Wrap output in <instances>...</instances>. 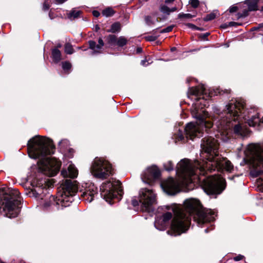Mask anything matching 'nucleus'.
Listing matches in <instances>:
<instances>
[{"mask_svg":"<svg viewBox=\"0 0 263 263\" xmlns=\"http://www.w3.org/2000/svg\"><path fill=\"white\" fill-rule=\"evenodd\" d=\"M201 157L204 158L202 162H191L187 159L181 160L177 164V174L178 181L172 178L163 181L161 186L168 195H175L179 192L180 185H189L192 183L199 184L208 194L220 193L224 189V180L219 175L205 178V168L207 164L218 157L219 142L212 137H207L202 140Z\"/></svg>","mask_w":263,"mask_h":263,"instance_id":"1","label":"nucleus"},{"mask_svg":"<svg viewBox=\"0 0 263 263\" xmlns=\"http://www.w3.org/2000/svg\"><path fill=\"white\" fill-rule=\"evenodd\" d=\"M245 101L241 99H232L226 105V109L219 115V119L214 120L220 138L223 141L228 140L232 132L236 136L242 137L248 135L249 130L243 123V120L247 121L250 126L263 128V117L260 119L257 112L251 115L255 111L245 110Z\"/></svg>","mask_w":263,"mask_h":263,"instance_id":"2","label":"nucleus"},{"mask_svg":"<svg viewBox=\"0 0 263 263\" xmlns=\"http://www.w3.org/2000/svg\"><path fill=\"white\" fill-rule=\"evenodd\" d=\"M172 210L174 214L171 230L167 233L171 235H179L187 231L192 218L198 224L212 221L216 216L211 209H203L199 200L194 199L186 200L183 209L180 206L173 205Z\"/></svg>","mask_w":263,"mask_h":263,"instance_id":"3","label":"nucleus"},{"mask_svg":"<svg viewBox=\"0 0 263 263\" xmlns=\"http://www.w3.org/2000/svg\"><path fill=\"white\" fill-rule=\"evenodd\" d=\"M218 94H222L219 88L213 92L207 90L203 85L190 88L189 97L193 96L196 97V102L192 106V114L197 120L196 122H190L186 125L185 132L187 139L193 140L196 137L199 138L202 136L204 128L206 130L212 127L213 123L204 108L209 105L208 98Z\"/></svg>","mask_w":263,"mask_h":263,"instance_id":"4","label":"nucleus"},{"mask_svg":"<svg viewBox=\"0 0 263 263\" xmlns=\"http://www.w3.org/2000/svg\"><path fill=\"white\" fill-rule=\"evenodd\" d=\"M78 191V186L76 181L66 179L62 184L61 190L58 192L59 196L55 198L52 195H49L44 199L43 189L40 187L31 189L27 194L30 197H34L40 199V205L47 211H55L60 209V204L62 206H68L71 203L73 196Z\"/></svg>","mask_w":263,"mask_h":263,"instance_id":"5","label":"nucleus"},{"mask_svg":"<svg viewBox=\"0 0 263 263\" xmlns=\"http://www.w3.org/2000/svg\"><path fill=\"white\" fill-rule=\"evenodd\" d=\"M53 148L51 140L39 136L32 138L27 144L28 155L30 157L33 159L40 158L50 155Z\"/></svg>","mask_w":263,"mask_h":263,"instance_id":"6","label":"nucleus"},{"mask_svg":"<svg viewBox=\"0 0 263 263\" xmlns=\"http://www.w3.org/2000/svg\"><path fill=\"white\" fill-rule=\"evenodd\" d=\"M2 214L9 218L16 217L19 212L21 198L20 192L15 189H9L3 196L2 199Z\"/></svg>","mask_w":263,"mask_h":263,"instance_id":"7","label":"nucleus"},{"mask_svg":"<svg viewBox=\"0 0 263 263\" xmlns=\"http://www.w3.org/2000/svg\"><path fill=\"white\" fill-rule=\"evenodd\" d=\"M248 153L253 167L250 174L252 176L257 177L263 173V147L257 144H251L248 148Z\"/></svg>","mask_w":263,"mask_h":263,"instance_id":"8","label":"nucleus"},{"mask_svg":"<svg viewBox=\"0 0 263 263\" xmlns=\"http://www.w3.org/2000/svg\"><path fill=\"white\" fill-rule=\"evenodd\" d=\"M90 172L96 178L104 180L114 174V169L108 161L103 158L96 157L92 162Z\"/></svg>","mask_w":263,"mask_h":263,"instance_id":"9","label":"nucleus"},{"mask_svg":"<svg viewBox=\"0 0 263 263\" xmlns=\"http://www.w3.org/2000/svg\"><path fill=\"white\" fill-rule=\"evenodd\" d=\"M156 202V194L152 190L146 188L140 190L138 200L135 199L132 200L134 206H138L140 203L142 210L145 212H149Z\"/></svg>","mask_w":263,"mask_h":263,"instance_id":"10","label":"nucleus"},{"mask_svg":"<svg viewBox=\"0 0 263 263\" xmlns=\"http://www.w3.org/2000/svg\"><path fill=\"white\" fill-rule=\"evenodd\" d=\"M39 165L44 174L48 176H54L59 172L61 163L55 159L46 158L41 159Z\"/></svg>","mask_w":263,"mask_h":263,"instance_id":"11","label":"nucleus"},{"mask_svg":"<svg viewBox=\"0 0 263 263\" xmlns=\"http://www.w3.org/2000/svg\"><path fill=\"white\" fill-rule=\"evenodd\" d=\"M120 188L121 183L119 181L114 183L107 181L103 183L100 187L101 195L106 201L110 202L116 196L115 190H119L121 192L122 189Z\"/></svg>","mask_w":263,"mask_h":263,"instance_id":"12","label":"nucleus"},{"mask_svg":"<svg viewBox=\"0 0 263 263\" xmlns=\"http://www.w3.org/2000/svg\"><path fill=\"white\" fill-rule=\"evenodd\" d=\"M226 170L228 172H231L233 169V165L231 162L226 158L218 156L209 165H206L205 168L206 171H212V170H217L220 171L222 170Z\"/></svg>","mask_w":263,"mask_h":263,"instance_id":"13","label":"nucleus"},{"mask_svg":"<svg viewBox=\"0 0 263 263\" xmlns=\"http://www.w3.org/2000/svg\"><path fill=\"white\" fill-rule=\"evenodd\" d=\"M160 171L156 166L148 168L141 175V179L146 183L151 184L153 181L159 177Z\"/></svg>","mask_w":263,"mask_h":263,"instance_id":"14","label":"nucleus"},{"mask_svg":"<svg viewBox=\"0 0 263 263\" xmlns=\"http://www.w3.org/2000/svg\"><path fill=\"white\" fill-rule=\"evenodd\" d=\"M106 40L108 44L111 45H115L119 47H123L127 43L128 40L123 36H120L119 37L115 35H109Z\"/></svg>","mask_w":263,"mask_h":263,"instance_id":"15","label":"nucleus"},{"mask_svg":"<svg viewBox=\"0 0 263 263\" xmlns=\"http://www.w3.org/2000/svg\"><path fill=\"white\" fill-rule=\"evenodd\" d=\"M97 187L94 184H90L81 196L85 200L90 202L93 200L94 196L97 194Z\"/></svg>","mask_w":263,"mask_h":263,"instance_id":"16","label":"nucleus"},{"mask_svg":"<svg viewBox=\"0 0 263 263\" xmlns=\"http://www.w3.org/2000/svg\"><path fill=\"white\" fill-rule=\"evenodd\" d=\"M61 173L64 177H69V178H74L78 175V170L73 164H70L67 171L63 170Z\"/></svg>","mask_w":263,"mask_h":263,"instance_id":"17","label":"nucleus"},{"mask_svg":"<svg viewBox=\"0 0 263 263\" xmlns=\"http://www.w3.org/2000/svg\"><path fill=\"white\" fill-rule=\"evenodd\" d=\"M99 44L97 45L96 43L93 41L89 42L90 48L93 50L94 52L99 53L101 49L104 46V42L102 39L100 38L98 41Z\"/></svg>","mask_w":263,"mask_h":263,"instance_id":"18","label":"nucleus"},{"mask_svg":"<svg viewBox=\"0 0 263 263\" xmlns=\"http://www.w3.org/2000/svg\"><path fill=\"white\" fill-rule=\"evenodd\" d=\"M168 224L163 221L162 218L157 217L155 222V227L157 229L162 231L165 230Z\"/></svg>","mask_w":263,"mask_h":263,"instance_id":"19","label":"nucleus"},{"mask_svg":"<svg viewBox=\"0 0 263 263\" xmlns=\"http://www.w3.org/2000/svg\"><path fill=\"white\" fill-rule=\"evenodd\" d=\"M52 57L54 62H59L62 59L61 51L57 48L53 49L52 51Z\"/></svg>","mask_w":263,"mask_h":263,"instance_id":"20","label":"nucleus"},{"mask_svg":"<svg viewBox=\"0 0 263 263\" xmlns=\"http://www.w3.org/2000/svg\"><path fill=\"white\" fill-rule=\"evenodd\" d=\"M257 1L258 0H248L246 4L248 5L249 11H254L257 9Z\"/></svg>","mask_w":263,"mask_h":263,"instance_id":"21","label":"nucleus"},{"mask_svg":"<svg viewBox=\"0 0 263 263\" xmlns=\"http://www.w3.org/2000/svg\"><path fill=\"white\" fill-rule=\"evenodd\" d=\"M81 13V12L80 11L72 10L67 14V16L70 20H73L79 17Z\"/></svg>","mask_w":263,"mask_h":263,"instance_id":"22","label":"nucleus"},{"mask_svg":"<svg viewBox=\"0 0 263 263\" xmlns=\"http://www.w3.org/2000/svg\"><path fill=\"white\" fill-rule=\"evenodd\" d=\"M145 21L147 25L152 26L155 25L158 21L155 16H146Z\"/></svg>","mask_w":263,"mask_h":263,"instance_id":"23","label":"nucleus"},{"mask_svg":"<svg viewBox=\"0 0 263 263\" xmlns=\"http://www.w3.org/2000/svg\"><path fill=\"white\" fill-rule=\"evenodd\" d=\"M121 30V25L119 23H115L111 26V28L108 32H110L112 33H115L116 32H119Z\"/></svg>","mask_w":263,"mask_h":263,"instance_id":"24","label":"nucleus"},{"mask_svg":"<svg viewBox=\"0 0 263 263\" xmlns=\"http://www.w3.org/2000/svg\"><path fill=\"white\" fill-rule=\"evenodd\" d=\"M159 217L162 218V220L168 224L170 220L172 218V214L171 212H166Z\"/></svg>","mask_w":263,"mask_h":263,"instance_id":"25","label":"nucleus"},{"mask_svg":"<svg viewBox=\"0 0 263 263\" xmlns=\"http://www.w3.org/2000/svg\"><path fill=\"white\" fill-rule=\"evenodd\" d=\"M115 11L111 8H106L102 11V14L106 17L111 16L113 15Z\"/></svg>","mask_w":263,"mask_h":263,"instance_id":"26","label":"nucleus"},{"mask_svg":"<svg viewBox=\"0 0 263 263\" xmlns=\"http://www.w3.org/2000/svg\"><path fill=\"white\" fill-rule=\"evenodd\" d=\"M65 52L69 54H71L73 53L74 50L72 46L69 43H67L65 45Z\"/></svg>","mask_w":263,"mask_h":263,"instance_id":"27","label":"nucleus"},{"mask_svg":"<svg viewBox=\"0 0 263 263\" xmlns=\"http://www.w3.org/2000/svg\"><path fill=\"white\" fill-rule=\"evenodd\" d=\"M165 169L167 171H171L173 170L174 165L171 161H168L164 164Z\"/></svg>","mask_w":263,"mask_h":263,"instance_id":"28","label":"nucleus"},{"mask_svg":"<svg viewBox=\"0 0 263 263\" xmlns=\"http://www.w3.org/2000/svg\"><path fill=\"white\" fill-rule=\"evenodd\" d=\"M69 144V141L66 139H63L59 142V145L61 148H65Z\"/></svg>","mask_w":263,"mask_h":263,"instance_id":"29","label":"nucleus"},{"mask_svg":"<svg viewBox=\"0 0 263 263\" xmlns=\"http://www.w3.org/2000/svg\"><path fill=\"white\" fill-rule=\"evenodd\" d=\"M62 68L64 70H68L71 68V64L69 62H63Z\"/></svg>","mask_w":263,"mask_h":263,"instance_id":"30","label":"nucleus"},{"mask_svg":"<svg viewBox=\"0 0 263 263\" xmlns=\"http://www.w3.org/2000/svg\"><path fill=\"white\" fill-rule=\"evenodd\" d=\"M50 6V0H45L43 5V9L44 11L47 10Z\"/></svg>","mask_w":263,"mask_h":263,"instance_id":"31","label":"nucleus"},{"mask_svg":"<svg viewBox=\"0 0 263 263\" xmlns=\"http://www.w3.org/2000/svg\"><path fill=\"white\" fill-rule=\"evenodd\" d=\"M160 10L163 13L169 14L170 13V9L166 6L163 5L160 8Z\"/></svg>","mask_w":263,"mask_h":263,"instance_id":"32","label":"nucleus"},{"mask_svg":"<svg viewBox=\"0 0 263 263\" xmlns=\"http://www.w3.org/2000/svg\"><path fill=\"white\" fill-rule=\"evenodd\" d=\"M195 15H192V14L190 13H179L178 15V17L182 18H191L193 17H194Z\"/></svg>","mask_w":263,"mask_h":263,"instance_id":"33","label":"nucleus"},{"mask_svg":"<svg viewBox=\"0 0 263 263\" xmlns=\"http://www.w3.org/2000/svg\"><path fill=\"white\" fill-rule=\"evenodd\" d=\"M216 17V14L214 13H211L205 16L204 20L205 21H209L214 19Z\"/></svg>","mask_w":263,"mask_h":263,"instance_id":"34","label":"nucleus"},{"mask_svg":"<svg viewBox=\"0 0 263 263\" xmlns=\"http://www.w3.org/2000/svg\"><path fill=\"white\" fill-rule=\"evenodd\" d=\"M189 3L193 8H195L198 7L199 1L198 0H190Z\"/></svg>","mask_w":263,"mask_h":263,"instance_id":"35","label":"nucleus"},{"mask_svg":"<svg viewBox=\"0 0 263 263\" xmlns=\"http://www.w3.org/2000/svg\"><path fill=\"white\" fill-rule=\"evenodd\" d=\"M176 140L178 141H184L185 138L181 133H179L175 138Z\"/></svg>","mask_w":263,"mask_h":263,"instance_id":"36","label":"nucleus"},{"mask_svg":"<svg viewBox=\"0 0 263 263\" xmlns=\"http://www.w3.org/2000/svg\"><path fill=\"white\" fill-rule=\"evenodd\" d=\"M173 27H174V26H168L167 27L162 29L160 31V32L161 33H165V32H171L173 30Z\"/></svg>","mask_w":263,"mask_h":263,"instance_id":"37","label":"nucleus"},{"mask_svg":"<svg viewBox=\"0 0 263 263\" xmlns=\"http://www.w3.org/2000/svg\"><path fill=\"white\" fill-rule=\"evenodd\" d=\"M145 39L147 41H154L156 40L157 37L154 35H148L145 36Z\"/></svg>","mask_w":263,"mask_h":263,"instance_id":"38","label":"nucleus"},{"mask_svg":"<svg viewBox=\"0 0 263 263\" xmlns=\"http://www.w3.org/2000/svg\"><path fill=\"white\" fill-rule=\"evenodd\" d=\"M237 25H238L237 23H236V22H231L229 23L228 25L224 24L221 27L222 28H227L228 26H236Z\"/></svg>","mask_w":263,"mask_h":263,"instance_id":"39","label":"nucleus"},{"mask_svg":"<svg viewBox=\"0 0 263 263\" xmlns=\"http://www.w3.org/2000/svg\"><path fill=\"white\" fill-rule=\"evenodd\" d=\"M238 9V7L237 6H233L231 7L229 9V11L231 13L236 12Z\"/></svg>","mask_w":263,"mask_h":263,"instance_id":"40","label":"nucleus"},{"mask_svg":"<svg viewBox=\"0 0 263 263\" xmlns=\"http://www.w3.org/2000/svg\"><path fill=\"white\" fill-rule=\"evenodd\" d=\"M243 258V256L241 255H239L237 256H236L235 257H234V259L235 260V261H239L240 260H242Z\"/></svg>","mask_w":263,"mask_h":263,"instance_id":"41","label":"nucleus"},{"mask_svg":"<svg viewBox=\"0 0 263 263\" xmlns=\"http://www.w3.org/2000/svg\"><path fill=\"white\" fill-rule=\"evenodd\" d=\"M262 27H263V24H259L258 27H254L252 28L251 29V30H252V31L257 30L259 28H261Z\"/></svg>","mask_w":263,"mask_h":263,"instance_id":"42","label":"nucleus"},{"mask_svg":"<svg viewBox=\"0 0 263 263\" xmlns=\"http://www.w3.org/2000/svg\"><path fill=\"white\" fill-rule=\"evenodd\" d=\"M92 14L94 16L97 17H98L100 15V12L99 11H96V10H95L92 12Z\"/></svg>","mask_w":263,"mask_h":263,"instance_id":"43","label":"nucleus"},{"mask_svg":"<svg viewBox=\"0 0 263 263\" xmlns=\"http://www.w3.org/2000/svg\"><path fill=\"white\" fill-rule=\"evenodd\" d=\"M148 62V61H147L146 59H145L141 61V64L143 66H147V65H148V64H149V63L148 64H146V62Z\"/></svg>","mask_w":263,"mask_h":263,"instance_id":"44","label":"nucleus"},{"mask_svg":"<svg viewBox=\"0 0 263 263\" xmlns=\"http://www.w3.org/2000/svg\"><path fill=\"white\" fill-rule=\"evenodd\" d=\"M49 183H50V184H48V185L49 186H51V185H53V184L54 183V181H53V179H51V180H49Z\"/></svg>","mask_w":263,"mask_h":263,"instance_id":"45","label":"nucleus"},{"mask_svg":"<svg viewBox=\"0 0 263 263\" xmlns=\"http://www.w3.org/2000/svg\"><path fill=\"white\" fill-rule=\"evenodd\" d=\"M49 16L51 19H53L54 18V16H53L52 13H51V12H49Z\"/></svg>","mask_w":263,"mask_h":263,"instance_id":"46","label":"nucleus"},{"mask_svg":"<svg viewBox=\"0 0 263 263\" xmlns=\"http://www.w3.org/2000/svg\"><path fill=\"white\" fill-rule=\"evenodd\" d=\"M174 0H165V3H166V4H170V3H172V2H174Z\"/></svg>","mask_w":263,"mask_h":263,"instance_id":"47","label":"nucleus"},{"mask_svg":"<svg viewBox=\"0 0 263 263\" xmlns=\"http://www.w3.org/2000/svg\"><path fill=\"white\" fill-rule=\"evenodd\" d=\"M176 10H177V8H176V7H175L172 8V9H170V12H174Z\"/></svg>","mask_w":263,"mask_h":263,"instance_id":"48","label":"nucleus"},{"mask_svg":"<svg viewBox=\"0 0 263 263\" xmlns=\"http://www.w3.org/2000/svg\"><path fill=\"white\" fill-rule=\"evenodd\" d=\"M142 51V49L141 48H138L137 49V52H141Z\"/></svg>","mask_w":263,"mask_h":263,"instance_id":"49","label":"nucleus"},{"mask_svg":"<svg viewBox=\"0 0 263 263\" xmlns=\"http://www.w3.org/2000/svg\"><path fill=\"white\" fill-rule=\"evenodd\" d=\"M224 92L229 93L230 90H226L224 91H223V93H224Z\"/></svg>","mask_w":263,"mask_h":263,"instance_id":"50","label":"nucleus"},{"mask_svg":"<svg viewBox=\"0 0 263 263\" xmlns=\"http://www.w3.org/2000/svg\"><path fill=\"white\" fill-rule=\"evenodd\" d=\"M0 263H5V262H3V261H1V260H0Z\"/></svg>","mask_w":263,"mask_h":263,"instance_id":"51","label":"nucleus"},{"mask_svg":"<svg viewBox=\"0 0 263 263\" xmlns=\"http://www.w3.org/2000/svg\"><path fill=\"white\" fill-rule=\"evenodd\" d=\"M175 49V48H173L172 49V50H174V49Z\"/></svg>","mask_w":263,"mask_h":263,"instance_id":"52","label":"nucleus"},{"mask_svg":"<svg viewBox=\"0 0 263 263\" xmlns=\"http://www.w3.org/2000/svg\"><path fill=\"white\" fill-rule=\"evenodd\" d=\"M205 232H208V230H207V229H205Z\"/></svg>","mask_w":263,"mask_h":263,"instance_id":"53","label":"nucleus"},{"mask_svg":"<svg viewBox=\"0 0 263 263\" xmlns=\"http://www.w3.org/2000/svg\"><path fill=\"white\" fill-rule=\"evenodd\" d=\"M59 47H61V45H59L58 46Z\"/></svg>","mask_w":263,"mask_h":263,"instance_id":"54","label":"nucleus"},{"mask_svg":"<svg viewBox=\"0 0 263 263\" xmlns=\"http://www.w3.org/2000/svg\"><path fill=\"white\" fill-rule=\"evenodd\" d=\"M261 10L263 11V7L261 8Z\"/></svg>","mask_w":263,"mask_h":263,"instance_id":"55","label":"nucleus"}]
</instances>
